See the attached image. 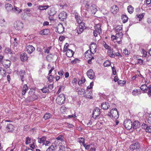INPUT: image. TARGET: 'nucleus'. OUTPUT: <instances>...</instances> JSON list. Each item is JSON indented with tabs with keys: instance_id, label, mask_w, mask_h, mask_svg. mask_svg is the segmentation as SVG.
<instances>
[{
	"instance_id": "nucleus-1",
	"label": "nucleus",
	"mask_w": 151,
	"mask_h": 151,
	"mask_svg": "<svg viewBox=\"0 0 151 151\" xmlns=\"http://www.w3.org/2000/svg\"><path fill=\"white\" fill-rule=\"evenodd\" d=\"M35 91L34 90H30L29 92V96L27 98L26 101L30 102L35 101L38 99L37 96L35 93Z\"/></svg>"
},
{
	"instance_id": "nucleus-2",
	"label": "nucleus",
	"mask_w": 151,
	"mask_h": 151,
	"mask_svg": "<svg viewBox=\"0 0 151 151\" xmlns=\"http://www.w3.org/2000/svg\"><path fill=\"white\" fill-rule=\"evenodd\" d=\"M108 115L115 119H117L119 117V115L117 110L116 109L113 108L110 112L108 113Z\"/></svg>"
},
{
	"instance_id": "nucleus-3",
	"label": "nucleus",
	"mask_w": 151,
	"mask_h": 151,
	"mask_svg": "<svg viewBox=\"0 0 151 151\" xmlns=\"http://www.w3.org/2000/svg\"><path fill=\"white\" fill-rule=\"evenodd\" d=\"M65 99V95L63 94H61L57 97L56 99V102L58 104L61 105L64 103Z\"/></svg>"
},
{
	"instance_id": "nucleus-4",
	"label": "nucleus",
	"mask_w": 151,
	"mask_h": 151,
	"mask_svg": "<svg viewBox=\"0 0 151 151\" xmlns=\"http://www.w3.org/2000/svg\"><path fill=\"white\" fill-rule=\"evenodd\" d=\"M101 113L100 109L98 107H96L93 112V118L96 119L99 116Z\"/></svg>"
},
{
	"instance_id": "nucleus-5",
	"label": "nucleus",
	"mask_w": 151,
	"mask_h": 151,
	"mask_svg": "<svg viewBox=\"0 0 151 151\" xmlns=\"http://www.w3.org/2000/svg\"><path fill=\"white\" fill-rule=\"evenodd\" d=\"M125 128L127 129H130L132 126V123L129 119H126L124 122Z\"/></svg>"
},
{
	"instance_id": "nucleus-6",
	"label": "nucleus",
	"mask_w": 151,
	"mask_h": 151,
	"mask_svg": "<svg viewBox=\"0 0 151 151\" xmlns=\"http://www.w3.org/2000/svg\"><path fill=\"white\" fill-rule=\"evenodd\" d=\"M1 64L6 69L9 68L11 65V62L9 60H4Z\"/></svg>"
},
{
	"instance_id": "nucleus-7",
	"label": "nucleus",
	"mask_w": 151,
	"mask_h": 151,
	"mask_svg": "<svg viewBox=\"0 0 151 151\" xmlns=\"http://www.w3.org/2000/svg\"><path fill=\"white\" fill-rule=\"evenodd\" d=\"M14 25L15 29L18 30H21L23 27V24L19 21L15 22Z\"/></svg>"
},
{
	"instance_id": "nucleus-8",
	"label": "nucleus",
	"mask_w": 151,
	"mask_h": 151,
	"mask_svg": "<svg viewBox=\"0 0 151 151\" xmlns=\"http://www.w3.org/2000/svg\"><path fill=\"white\" fill-rule=\"evenodd\" d=\"M129 147L131 150L133 151L139 149L140 148V145L138 142H136L134 144L130 145Z\"/></svg>"
},
{
	"instance_id": "nucleus-9",
	"label": "nucleus",
	"mask_w": 151,
	"mask_h": 151,
	"mask_svg": "<svg viewBox=\"0 0 151 151\" xmlns=\"http://www.w3.org/2000/svg\"><path fill=\"white\" fill-rule=\"evenodd\" d=\"M86 75L91 79H93L95 76V73L93 70L91 69H90L87 71Z\"/></svg>"
},
{
	"instance_id": "nucleus-10",
	"label": "nucleus",
	"mask_w": 151,
	"mask_h": 151,
	"mask_svg": "<svg viewBox=\"0 0 151 151\" xmlns=\"http://www.w3.org/2000/svg\"><path fill=\"white\" fill-rule=\"evenodd\" d=\"M85 27L84 23L79 24L78 27L77 29V32L78 34H81L83 32Z\"/></svg>"
},
{
	"instance_id": "nucleus-11",
	"label": "nucleus",
	"mask_w": 151,
	"mask_h": 151,
	"mask_svg": "<svg viewBox=\"0 0 151 151\" xmlns=\"http://www.w3.org/2000/svg\"><path fill=\"white\" fill-rule=\"evenodd\" d=\"M95 32L97 31L99 33V35H100L102 33V29L101 28V25L100 24H96L94 26Z\"/></svg>"
},
{
	"instance_id": "nucleus-12",
	"label": "nucleus",
	"mask_w": 151,
	"mask_h": 151,
	"mask_svg": "<svg viewBox=\"0 0 151 151\" xmlns=\"http://www.w3.org/2000/svg\"><path fill=\"white\" fill-rule=\"evenodd\" d=\"M58 17L59 19L62 21H64L67 17V14L64 11L62 12L59 14Z\"/></svg>"
},
{
	"instance_id": "nucleus-13",
	"label": "nucleus",
	"mask_w": 151,
	"mask_h": 151,
	"mask_svg": "<svg viewBox=\"0 0 151 151\" xmlns=\"http://www.w3.org/2000/svg\"><path fill=\"white\" fill-rule=\"evenodd\" d=\"M57 32L59 34H61L63 32L64 30V28L62 24H58L56 27Z\"/></svg>"
},
{
	"instance_id": "nucleus-14",
	"label": "nucleus",
	"mask_w": 151,
	"mask_h": 151,
	"mask_svg": "<svg viewBox=\"0 0 151 151\" xmlns=\"http://www.w3.org/2000/svg\"><path fill=\"white\" fill-rule=\"evenodd\" d=\"M97 46L94 43H91L90 45V53L94 54L96 52V49Z\"/></svg>"
},
{
	"instance_id": "nucleus-15",
	"label": "nucleus",
	"mask_w": 151,
	"mask_h": 151,
	"mask_svg": "<svg viewBox=\"0 0 151 151\" xmlns=\"http://www.w3.org/2000/svg\"><path fill=\"white\" fill-rule=\"evenodd\" d=\"M47 13L50 16H54L56 13L55 8L53 7H50L47 12Z\"/></svg>"
},
{
	"instance_id": "nucleus-16",
	"label": "nucleus",
	"mask_w": 151,
	"mask_h": 151,
	"mask_svg": "<svg viewBox=\"0 0 151 151\" xmlns=\"http://www.w3.org/2000/svg\"><path fill=\"white\" fill-rule=\"evenodd\" d=\"M119 9L118 6L116 5H114L112 6L110 9L111 12L114 14H116L118 12Z\"/></svg>"
},
{
	"instance_id": "nucleus-17",
	"label": "nucleus",
	"mask_w": 151,
	"mask_h": 151,
	"mask_svg": "<svg viewBox=\"0 0 151 151\" xmlns=\"http://www.w3.org/2000/svg\"><path fill=\"white\" fill-rule=\"evenodd\" d=\"M93 54L90 53V51L88 50L85 52V57L87 59L91 58V59H94L93 56Z\"/></svg>"
},
{
	"instance_id": "nucleus-18",
	"label": "nucleus",
	"mask_w": 151,
	"mask_h": 151,
	"mask_svg": "<svg viewBox=\"0 0 151 151\" xmlns=\"http://www.w3.org/2000/svg\"><path fill=\"white\" fill-rule=\"evenodd\" d=\"M35 47L32 45H28L26 47V51L29 53H32L35 50Z\"/></svg>"
},
{
	"instance_id": "nucleus-19",
	"label": "nucleus",
	"mask_w": 151,
	"mask_h": 151,
	"mask_svg": "<svg viewBox=\"0 0 151 151\" xmlns=\"http://www.w3.org/2000/svg\"><path fill=\"white\" fill-rule=\"evenodd\" d=\"M25 74V71L22 69L20 70L19 72V74L22 83H23L24 81V76Z\"/></svg>"
},
{
	"instance_id": "nucleus-20",
	"label": "nucleus",
	"mask_w": 151,
	"mask_h": 151,
	"mask_svg": "<svg viewBox=\"0 0 151 151\" xmlns=\"http://www.w3.org/2000/svg\"><path fill=\"white\" fill-rule=\"evenodd\" d=\"M101 107L102 109L106 110L109 108L110 105L109 103L104 102L101 104Z\"/></svg>"
},
{
	"instance_id": "nucleus-21",
	"label": "nucleus",
	"mask_w": 151,
	"mask_h": 151,
	"mask_svg": "<svg viewBox=\"0 0 151 151\" xmlns=\"http://www.w3.org/2000/svg\"><path fill=\"white\" fill-rule=\"evenodd\" d=\"M28 58L27 55L25 53H22L20 55V59L22 61H27Z\"/></svg>"
},
{
	"instance_id": "nucleus-22",
	"label": "nucleus",
	"mask_w": 151,
	"mask_h": 151,
	"mask_svg": "<svg viewBox=\"0 0 151 151\" xmlns=\"http://www.w3.org/2000/svg\"><path fill=\"white\" fill-rule=\"evenodd\" d=\"M5 7L6 9L8 11H11L13 9L12 5L9 3H7L5 4Z\"/></svg>"
},
{
	"instance_id": "nucleus-23",
	"label": "nucleus",
	"mask_w": 151,
	"mask_h": 151,
	"mask_svg": "<svg viewBox=\"0 0 151 151\" xmlns=\"http://www.w3.org/2000/svg\"><path fill=\"white\" fill-rule=\"evenodd\" d=\"M96 4H93L91 6V12L92 14H95L97 11Z\"/></svg>"
},
{
	"instance_id": "nucleus-24",
	"label": "nucleus",
	"mask_w": 151,
	"mask_h": 151,
	"mask_svg": "<svg viewBox=\"0 0 151 151\" xmlns=\"http://www.w3.org/2000/svg\"><path fill=\"white\" fill-rule=\"evenodd\" d=\"M50 33V30L47 29L42 30L40 32V34L41 35H48Z\"/></svg>"
},
{
	"instance_id": "nucleus-25",
	"label": "nucleus",
	"mask_w": 151,
	"mask_h": 151,
	"mask_svg": "<svg viewBox=\"0 0 151 151\" xmlns=\"http://www.w3.org/2000/svg\"><path fill=\"white\" fill-rule=\"evenodd\" d=\"M28 90V87L27 85L26 84H24L22 88V96L25 95L27 91Z\"/></svg>"
},
{
	"instance_id": "nucleus-26",
	"label": "nucleus",
	"mask_w": 151,
	"mask_h": 151,
	"mask_svg": "<svg viewBox=\"0 0 151 151\" xmlns=\"http://www.w3.org/2000/svg\"><path fill=\"white\" fill-rule=\"evenodd\" d=\"M74 52L72 50L68 49L67 52H66V55L68 57H71L74 54Z\"/></svg>"
},
{
	"instance_id": "nucleus-27",
	"label": "nucleus",
	"mask_w": 151,
	"mask_h": 151,
	"mask_svg": "<svg viewBox=\"0 0 151 151\" xmlns=\"http://www.w3.org/2000/svg\"><path fill=\"white\" fill-rule=\"evenodd\" d=\"M92 94V91H87L86 93L85 96L87 98L89 99H92L93 98Z\"/></svg>"
},
{
	"instance_id": "nucleus-28",
	"label": "nucleus",
	"mask_w": 151,
	"mask_h": 151,
	"mask_svg": "<svg viewBox=\"0 0 151 151\" xmlns=\"http://www.w3.org/2000/svg\"><path fill=\"white\" fill-rule=\"evenodd\" d=\"M49 7V6L48 5H39L38 6V9L40 11L46 10Z\"/></svg>"
},
{
	"instance_id": "nucleus-29",
	"label": "nucleus",
	"mask_w": 151,
	"mask_h": 151,
	"mask_svg": "<svg viewBox=\"0 0 151 151\" xmlns=\"http://www.w3.org/2000/svg\"><path fill=\"white\" fill-rule=\"evenodd\" d=\"M141 93V91L140 89H134L132 92V94L133 96H136Z\"/></svg>"
},
{
	"instance_id": "nucleus-30",
	"label": "nucleus",
	"mask_w": 151,
	"mask_h": 151,
	"mask_svg": "<svg viewBox=\"0 0 151 151\" xmlns=\"http://www.w3.org/2000/svg\"><path fill=\"white\" fill-rule=\"evenodd\" d=\"M107 54L108 55L111 57L114 58L115 56V55L113 53V50L110 49L107 51Z\"/></svg>"
},
{
	"instance_id": "nucleus-31",
	"label": "nucleus",
	"mask_w": 151,
	"mask_h": 151,
	"mask_svg": "<svg viewBox=\"0 0 151 151\" xmlns=\"http://www.w3.org/2000/svg\"><path fill=\"white\" fill-rule=\"evenodd\" d=\"M75 18L76 19V22L79 24L83 23L82 22V19L81 18V17L79 16L78 15H75Z\"/></svg>"
},
{
	"instance_id": "nucleus-32",
	"label": "nucleus",
	"mask_w": 151,
	"mask_h": 151,
	"mask_svg": "<svg viewBox=\"0 0 151 151\" xmlns=\"http://www.w3.org/2000/svg\"><path fill=\"white\" fill-rule=\"evenodd\" d=\"M140 124L138 121H135L133 123V128L134 129H136L140 127Z\"/></svg>"
},
{
	"instance_id": "nucleus-33",
	"label": "nucleus",
	"mask_w": 151,
	"mask_h": 151,
	"mask_svg": "<svg viewBox=\"0 0 151 151\" xmlns=\"http://www.w3.org/2000/svg\"><path fill=\"white\" fill-rule=\"evenodd\" d=\"M47 68L48 69H50L48 72V75H49L55 69V67L54 66H52L50 64H49L48 65Z\"/></svg>"
},
{
	"instance_id": "nucleus-34",
	"label": "nucleus",
	"mask_w": 151,
	"mask_h": 151,
	"mask_svg": "<svg viewBox=\"0 0 151 151\" xmlns=\"http://www.w3.org/2000/svg\"><path fill=\"white\" fill-rule=\"evenodd\" d=\"M127 10L129 14H132L134 11V8L132 6L129 5L127 7Z\"/></svg>"
},
{
	"instance_id": "nucleus-35",
	"label": "nucleus",
	"mask_w": 151,
	"mask_h": 151,
	"mask_svg": "<svg viewBox=\"0 0 151 151\" xmlns=\"http://www.w3.org/2000/svg\"><path fill=\"white\" fill-rule=\"evenodd\" d=\"M140 88L144 92H146L148 89V87L145 84H143L141 86Z\"/></svg>"
},
{
	"instance_id": "nucleus-36",
	"label": "nucleus",
	"mask_w": 151,
	"mask_h": 151,
	"mask_svg": "<svg viewBox=\"0 0 151 151\" xmlns=\"http://www.w3.org/2000/svg\"><path fill=\"white\" fill-rule=\"evenodd\" d=\"M0 74L4 76L6 75V70L4 68L0 67Z\"/></svg>"
},
{
	"instance_id": "nucleus-37",
	"label": "nucleus",
	"mask_w": 151,
	"mask_h": 151,
	"mask_svg": "<svg viewBox=\"0 0 151 151\" xmlns=\"http://www.w3.org/2000/svg\"><path fill=\"white\" fill-rule=\"evenodd\" d=\"M14 126L11 124L7 125L6 129L9 132L12 131L14 128Z\"/></svg>"
},
{
	"instance_id": "nucleus-38",
	"label": "nucleus",
	"mask_w": 151,
	"mask_h": 151,
	"mask_svg": "<svg viewBox=\"0 0 151 151\" xmlns=\"http://www.w3.org/2000/svg\"><path fill=\"white\" fill-rule=\"evenodd\" d=\"M52 116L51 114L49 113H46L43 117V118L45 120H46L47 119H49Z\"/></svg>"
},
{
	"instance_id": "nucleus-39",
	"label": "nucleus",
	"mask_w": 151,
	"mask_h": 151,
	"mask_svg": "<svg viewBox=\"0 0 151 151\" xmlns=\"http://www.w3.org/2000/svg\"><path fill=\"white\" fill-rule=\"evenodd\" d=\"M122 19L123 23L127 22L128 20V18L126 15H123L122 16Z\"/></svg>"
},
{
	"instance_id": "nucleus-40",
	"label": "nucleus",
	"mask_w": 151,
	"mask_h": 151,
	"mask_svg": "<svg viewBox=\"0 0 151 151\" xmlns=\"http://www.w3.org/2000/svg\"><path fill=\"white\" fill-rule=\"evenodd\" d=\"M63 138V136L62 135H60L56 138L55 140L58 141H60V142H61L63 141H64Z\"/></svg>"
},
{
	"instance_id": "nucleus-41",
	"label": "nucleus",
	"mask_w": 151,
	"mask_h": 151,
	"mask_svg": "<svg viewBox=\"0 0 151 151\" xmlns=\"http://www.w3.org/2000/svg\"><path fill=\"white\" fill-rule=\"evenodd\" d=\"M66 110L67 108L64 106H62L60 109V112L64 114L66 112Z\"/></svg>"
},
{
	"instance_id": "nucleus-42",
	"label": "nucleus",
	"mask_w": 151,
	"mask_h": 151,
	"mask_svg": "<svg viewBox=\"0 0 151 151\" xmlns=\"http://www.w3.org/2000/svg\"><path fill=\"white\" fill-rule=\"evenodd\" d=\"M122 26L119 25L116 26L115 28V30L116 32H120V31L122 30Z\"/></svg>"
},
{
	"instance_id": "nucleus-43",
	"label": "nucleus",
	"mask_w": 151,
	"mask_h": 151,
	"mask_svg": "<svg viewBox=\"0 0 151 151\" xmlns=\"http://www.w3.org/2000/svg\"><path fill=\"white\" fill-rule=\"evenodd\" d=\"M78 141L80 144H82L83 145L85 143V139L83 137L78 138Z\"/></svg>"
},
{
	"instance_id": "nucleus-44",
	"label": "nucleus",
	"mask_w": 151,
	"mask_h": 151,
	"mask_svg": "<svg viewBox=\"0 0 151 151\" xmlns=\"http://www.w3.org/2000/svg\"><path fill=\"white\" fill-rule=\"evenodd\" d=\"M41 90L44 93H49L50 91L48 88L46 87H44Z\"/></svg>"
},
{
	"instance_id": "nucleus-45",
	"label": "nucleus",
	"mask_w": 151,
	"mask_h": 151,
	"mask_svg": "<svg viewBox=\"0 0 151 151\" xmlns=\"http://www.w3.org/2000/svg\"><path fill=\"white\" fill-rule=\"evenodd\" d=\"M60 141H56V140H55V141L54 142L53 144L54 145V146L55 148H57L59 146H60Z\"/></svg>"
},
{
	"instance_id": "nucleus-46",
	"label": "nucleus",
	"mask_w": 151,
	"mask_h": 151,
	"mask_svg": "<svg viewBox=\"0 0 151 151\" xmlns=\"http://www.w3.org/2000/svg\"><path fill=\"white\" fill-rule=\"evenodd\" d=\"M55 148L53 145H51L46 150V151H53L55 150Z\"/></svg>"
},
{
	"instance_id": "nucleus-47",
	"label": "nucleus",
	"mask_w": 151,
	"mask_h": 151,
	"mask_svg": "<svg viewBox=\"0 0 151 151\" xmlns=\"http://www.w3.org/2000/svg\"><path fill=\"white\" fill-rule=\"evenodd\" d=\"M54 78V76L52 75H50L49 76H48L47 77V79L48 81L51 82L52 81L53 79Z\"/></svg>"
},
{
	"instance_id": "nucleus-48",
	"label": "nucleus",
	"mask_w": 151,
	"mask_h": 151,
	"mask_svg": "<svg viewBox=\"0 0 151 151\" xmlns=\"http://www.w3.org/2000/svg\"><path fill=\"white\" fill-rule=\"evenodd\" d=\"M123 52L125 56L128 55L129 54V52L128 50L125 48L123 50Z\"/></svg>"
},
{
	"instance_id": "nucleus-49",
	"label": "nucleus",
	"mask_w": 151,
	"mask_h": 151,
	"mask_svg": "<svg viewBox=\"0 0 151 151\" xmlns=\"http://www.w3.org/2000/svg\"><path fill=\"white\" fill-rule=\"evenodd\" d=\"M123 33L122 32H118L116 34V38H122L123 36Z\"/></svg>"
},
{
	"instance_id": "nucleus-50",
	"label": "nucleus",
	"mask_w": 151,
	"mask_h": 151,
	"mask_svg": "<svg viewBox=\"0 0 151 151\" xmlns=\"http://www.w3.org/2000/svg\"><path fill=\"white\" fill-rule=\"evenodd\" d=\"M110 65V62L109 60H106L105 61L104 63V65L105 67H108Z\"/></svg>"
},
{
	"instance_id": "nucleus-51",
	"label": "nucleus",
	"mask_w": 151,
	"mask_h": 151,
	"mask_svg": "<svg viewBox=\"0 0 151 151\" xmlns=\"http://www.w3.org/2000/svg\"><path fill=\"white\" fill-rule=\"evenodd\" d=\"M45 140V138L44 137H42L41 138H39L38 139V142L39 143H44Z\"/></svg>"
},
{
	"instance_id": "nucleus-52",
	"label": "nucleus",
	"mask_w": 151,
	"mask_h": 151,
	"mask_svg": "<svg viewBox=\"0 0 151 151\" xmlns=\"http://www.w3.org/2000/svg\"><path fill=\"white\" fill-rule=\"evenodd\" d=\"M31 139L29 137H27L26 138L25 143L26 145H28L30 142Z\"/></svg>"
},
{
	"instance_id": "nucleus-53",
	"label": "nucleus",
	"mask_w": 151,
	"mask_h": 151,
	"mask_svg": "<svg viewBox=\"0 0 151 151\" xmlns=\"http://www.w3.org/2000/svg\"><path fill=\"white\" fill-rule=\"evenodd\" d=\"M51 47V46L47 47L44 50V52L46 53H49Z\"/></svg>"
},
{
	"instance_id": "nucleus-54",
	"label": "nucleus",
	"mask_w": 151,
	"mask_h": 151,
	"mask_svg": "<svg viewBox=\"0 0 151 151\" xmlns=\"http://www.w3.org/2000/svg\"><path fill=\"white\" fill-rule=\"evenodd\" d=\"M91 145L92 144L86 145L85 143L83 144V146L85 148L86 150H88L90 148L91 146Z\"/></svg>"
},
{
	"instance_id": "nucleus-55",
	"label": "nucleus",
	"mask_w": 151,
	"mask_h": 151,
	"mask_svg": "<svg viewBox=\"0 0 151 151\" xmlns=\"http://www.w3.org/2000/svg\"><path fill=\"white\" fill-rule=\"evenodd\" d=\"M4 52L6 53H12L11 50V49L9 48H6L5 49Z\"/></svg>"
},
{
	"instance_id": "nucleus-56",
	"label": "nucleus",
	"mask_w": 151,
	"mask_h": 151,
	"mask_svg": "<svg viewBox=\"0 0 151 151\" xmlns=\"http://www.w3.org/2000/svg\"><path fill=\"white\" fill-rule=\"evenodd\" d=\"M68 45H69L68 44V43H66V45H65L63 48V51L64 52H67L68 49Z\"/></svg>"
},
{
	"instance_id": "nucleus-57",
	"label": "nucleus",
	"mask_w": 151,
	"mask_h": 151,
	"mask_svg": "<svg viewBox=\"0 0 151 151\" xmlns=\"http://www.w3.org/2000/svg\"><path fill=\"white\" fill-rule=\"evenodd\" d=\"M5 22V21L4 19H0V24L1 26H3L4 25V24Z\"/></svg>"
},
{
	"instance_id": "nucleus-58",
	"label": "nucleus",
	"mask_w": 151,
	"mask_h": 151,
	"mask_svg": "<svg viewBox=\"0 0 151 151\" xmlns=\"http://www.w3.org/2000/svg\"><path fill=\"white\" fill-rule=\"evenodd\" d=\"M145 131L149 133L151 132V126H147V128L145 129Z\"/></svg>"
},
{
	"instance_id": "nucleus-59",
	"label": "nucleus",
	"mask_w": 151,
	"mask_h": 151,
	"mask_svg": "<svg viewBox=\"0 0 151 151\" xmlns=\"http://www.w3.org/2000/svg\"><path fill=\"white\" fill-rule=\"evenodd\" d=\"M118 83L119 84H121L123 85L126 84V81L124 80H120L118 81Z\"/></svg>"
},
{
	"instance_id": "nucleus-60",
	"label": "nucleus",
	"mask_w": 151,
	"mask_h": 151,
	"mask_svg": "<svg viewBox=\"0 0 151 151\" xmlns=\"http://www.w3.org/2000/svg\"><path fill=\"white\" fill-rule=\"evenodd\" d=\"M65 149V147L64 146L60 145L58 151H64Z\"/></svg>"
},
{
	"instance_id": "nucleus-61",
	"label": "nucleus",
	"mask_w": 151,
	"mask_h": 151,
	"mask_svg": "<svg viewBox=\"0 0 151 151\" xmlns=\"http://www.w3.org/2000/svg\"><path fill=\"white\" fill-rule=\"evenodd\" d=\"M58 74L59 75V76H62L64 74V71L63 70H60L58 72Z\"/></svg>"
},
{
	"instance_id": "nucleus-62",
	"label": "nucleus",
	"mask_w": 151,
	"mask_h": 151,
	"mask_svg": "<svg viewBox=\"0 0 151 151\" xmlns=\"http://www.w3.org/2000/svg\"><path fill=\"white\" fill-rule=\"evenodd\" d=\"M79 61V60L77 58H76L74 60L71 61V63L72 64H76L77 62H78Z\"/></svg>"
},
{
	"instance_id": "nucleus-63",
	"label": "nucleus",
	"mask_w": 151,
	"mask_h": 151,
	"mask_svg": "<svg viewBox=\"0 0 151 151\" xmlns=\"http://www.w3.org/2000/svg\"><path fill=\"white\" fill-rule=\"evenodd\" d=\"M14 10L17 11L18 13H20L22 12V10L21 9H19L18 8L16 7L14 9Z\"/></svg>"
},
{
	"instance_id": "nucleus-64",
	"label": "nucleus",
	"mask_w": 151,
	"mask_h": 151,
	"mask_svg": "<svg viewBox=\"0 0 151 151\" xmlns=\"http://www.w3.org/2000/svg\"><path fill=\"white\" fill-rule=\"evenodd\" d=\"M116 41L118 44H120L121 42L122 41V38H116Z\"/></svg>"
}]
</instances>
